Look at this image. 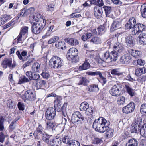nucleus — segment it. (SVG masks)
<instances>
[{"instance_id":"1","label":"nucleus","mask_w":146,"mask_h":146,"mask_svg":"<svg viewBox=\"0 0 146 146\" xmlns=\"http://www.w3.org/2000/svg\"><path fill=\"white\" fill-rule=\"evenodd\" d=\"M110 122L104 118L100 117L95 119L92 125L95 131L101 133H103L109 128Z\"/></svg>"},{"instance_id":"2","label":"nucleus","mask_w":146,"mask_h":146,"mask_svg":"<svg viewBox=\"0 0 146 146\" xmlns=\"http://www.w3.org/2000/svg\"><path fill=\"white\" fill-rule=\"evenodd\" d=\"M63 64L62 60L60 57L54 56L50 60L49 65L50 67L54 69H58Z\"/></svg>"},{"instance_id":"3","label":"nucleus","mask_w":146,"mask_h":146,"mask_svg":"<svg viewBox=\"0 0 146 146\" xmlns=\"http://www.w3.org/2000/svg\"><path fill=\"white\" fill-rule=\"evenodd\" d=\"M84 119V116L78 111L74 112L72 115L71 121L76 125L82 124Z\"/></svg>"},{"instance_id":"4","label":"nucleus","mask_w":146,"mask_h":146,"mask_svg":"<svg viewBox=\"0 0 146 146\" xmlns=\"http://www.w3.org/2000/svg\"><path fill=\"white\" fill-rule=\"evenodd\" d=\"M45 21L43 20V23L37 22H33L31 27V30L32 32L35 34H38L44 28L45 23Z\"/></svg>"},{"instance_id":"5","label":"nucleus","mask_w":146,"mask_h":146,"mask_svg":"<svg viewBox=\"0 0 146 146\" xmlns=\"http://www.w3.org/2000/svg\"><path fill=\"white\" fill-rule=\"evenodd\" d=\"M55 109L52 107L48 108L46 111L45 117L46 119L50 120L53 119L56 115Z\"/></svg>"},{"instance_id":"6","label":"nucleus","mask_w":146,"mask_h":146,"mask_svg":"<svg viewBox=\"0 0 146 146\" xmlns=\"http://www.w3.org/2000/svg\"><path fill=\"white\" fill-rule=\"evenodd\" d=\"M121 88V85H115L113 86L110 89V93L112 96L118 97L120 95Z\"/></svg>"},{"instance_id":"7","label":"nucleus","mask_w":146,"mask_h":146,"mask_svg":"<svg viewBox=\"0 0 146 146\" xmlns=\"http://www.w3.org/2000/svg\"><path fill=\"white\" fill-rule=\"evenodd\" d=\"M21 97L23 100L25 102L27 100L30 101L34 100L35 96L31 91L28 90L23 94L21 96Z\"/></svg>"},{"instance_id":"8","label":"nucleus","mask_w":146,"mask_h":146,"mask_svg":"<svg viewBox=\"0 0 146 146\" xmlns=\"http://www.w3.org/2000/svg\"><path fill=\"white\" fill-rule=\"evenodd\" d=\"M146 29V26L144 24L138 23L136 24L135 28L133 30L132 35H138L141 32L144 31Z\"/></svg>"},{"instance_id":"9","label":"nucleus","mask_w":146,"mask_h":146,"mask_svg":"<svg viewBox=\"0 0 146 146\" xmlns=\"http://www.w3.org/2000/svg\"><path fill=\"white\" fill-rule=\"evenodd\" d=\"M135 107V103L133 102H131L126 106L123 108L122 111L125 114L130 113L134 111Z\"/></svg>"},{"instance_id":"10","label":"nucleus","mask_w":146,"mask_h":146,"mask_svg":"<svg viewBox=\"0 0 146 146\" xmlns=\"http://www.w3.org/2000/svg\"><path fill=\"white\" fill-rule=\"evenodd\" d=\"M136 20L133 17L131 18L127 23L126 24L125 27L126 29L130 30L132 34L133 30H134L136 26Z\"/></svg>"},{"instance_id":"11","label":"nucleus","mask_w":146,"mask_h":146,"mask_svg":"<svg viewBox=\"0 0 146 146\" xmlns=\"http://www.w3.org/2000/svg\"><path fill=\"white\" fill-rule=\"evenodd\" d=\"M78 53V51L74 48H70L68 51L67 58L68 60H73L77 56Z\"/></svg>"},{"instance_id":"12","label":"nucleus","mask_w":146,"mask_h":146,"mask_svg":"<svg viewBox=\"0 0 146 146\" xmlns=\"http://www.w3.org/2000/svg\"><path fill=\"white\" fill-rule=\"evenodd\" d=\"M143 122L142 119H140L139 120H136L134 124H132L131 131L132 133H136L137 130L142 126Z\"/></svg>"},{"instance_id":"13","label":"nucleus","mask_w":146,"mask_h":146,"mask_svg":"<svg viewBox=\"0 0 146 146\" xmlns=\"http://www.w3.org/2000/svg\"><path fill=\"white\" fill-rule=\"evenodd\" d=\"M137 42L138 44L142 45L146 44V34H140L137 38Z\"/></svg>"},{"instance_id":"14","label":"nucleus","mask_w":146,"mask_h":146,"mask_svg":"<svg viewBox=\"0 0 146 146\" xmlns=\"http://www.w3.org/2000/svg\"><path fill=\"white\" fill-rule=\"evenodd\" d=\"M131 59V56L128 54H126L122 56L120 59V62L122 64H129Z\"/></svg>"},{"instance_id":"15","label":"nucleus","mask_w":146,"mask_h":146,"mask_svg":"<svg viewBox=\"0 0 146 146\" xmlns=\"http://www.w3.org/2000/svg\"><path fill=\"white\" fill-rule=\"evenodd\" d=\"M125 88L126 92L129 96L131 97L134 96L135 95V89H133L131 86L129 84H126L125 85Z\"/></svg>"},{"instance_id":"16","label":"nucleus","mask_w":146,"mask_h":146,"mask_svg":"<svg viewBox=\"0 0 146 146\" xmlns=\"http://www.w3.org/2000/svg\"><path fill=\"white\" fill-rule=\"evenodd\" d=\"M121 27V21L120 20L118 19H116L112 23L111 29L112 31H114L119 28Z\"/></svg>"},{"instance_id":"17","label":"nucleus","mask_w":146,"mask_h":146,"mask_svg":"<svg viewBox=\"0 0 146 146\" xmlns=\"http://www.w3.org/2000/svg\"><path fill=\"white\" fill-rule=\"evenodd\" d=\"M100 7H94V13L95 17L97 19L100 18L103 13V11Z\"/></svg>"},{"instance_id":"18","label":"nucleus","mask_w":146,"mask_h":146,"mask_svg":"<svg viewBox=\"0 0 146 146\" xmlns=\"http://www.w3.org/2000/svg\"><path fill=\"white\" fill-rule=\"evenodd\" d=\"M134 38L130 34L128 35L125 37V42L128 47L133 46L134 45Z\"/></svg>"},{"instance_id":"19","label":"nucleus","mask_w":146,"mask_h":146,"mask_svg":"<svg viewBox=\"0 0 146 146\" xmlns=\"http://www.w3.org/2000/svg\"><path fill=\"white\" fill-rule=\"evenodd\" d=\"M61 143L60 138L56 137L51 140L48 145L52 146H59Z\"/></svg>"},{"instance_id":"20","label":"nucleus","mask_w":146,"mask_h":146,"mask_svg":"<svg viewBox=\"0 0 146 146\" xmlns=\"http://www.w3.org/2000/svg\"><path fill=\"white\" fill-rule=\"evenodd\" d=\"M135 72L137 76H140L143 74L146 73V68L143 67L138 68L135 70Z\"/></svg>"},{"instance_id":"21","label":"nucleus","mask_w":146,"mask_h":146,"mask_svg":"<svg viewBox=\"0 0 146 146\" xmlns=\"http://www.w3.org/2000/svg\"><path fill=\"white\" fill-rule=\"evenodd\" d=\"M66 42L70 45L75 46L78 44V42L76 39L73 38H68L66 39Z\"/></svg>"},{"instance_id":"22","label":"nucleus","mask_w":146,"mask_h":146,"mask_svg":"<svg viewBox=\"0 0 146 146\" xmlns=\"http://www.w3.org/2000/svg\"><path fill=\"white\" fill-rule=\"evenodd\" d=\"M118 53L117 51L114 50L111 51L110 53L111 62L116 61L118 58Z\"/></svg>"},{"instance_id":"23","label":"nucleus","mask_w":146,"mask_h":146,"mask_svg":"<svg viewBox=\"0 0 146 146\" xmlns=\"http://www.w3.org/2000/svg\"><path fill=\"white\" fill-rule=\"evenodd\" d=\"M87 89L88 91L92 92H97L99 90L98 85L94 84L88 86Z\"/></svg>"},{"instance_id":"24","label":"nucleus","mask_w":146,"mask_h":146,"mask_svg":"<svg viewBox=\"0 0 146 146\" xmlns=\"http://www.w3.org/2000/svg\"><path fill=\"white\" fill-rule=\"evenodd\" d=\"M113 48L114 49V50L118 51L119 53L121 52L123 50V47L122 44L119 42L115 44Z\"/></svg>"},{"instance_id":"25","label":"nucleus","mask_w":146,"mask_h":146,"mask_svg":"<svg viewBox=\"0 0 146 146\" xmlns=\"http://www.w3.org/2000/svg\"><path fill=\"white\" fill-rule=\"evenodd\" d=\"M137 141L134 138L129 139L127 143H126V146H137Z\"/></svg>"},{"instance_id":"26","label":"nucleus","mask_w":146,"mask_h":146,"mask_svg":"<svg viewBox=\"0 0 146 146\" xmlns=\"http://www.w3.org/2000/svg\"><path fill=\"white\" fill-rule=\"evenodd\" d=\"M12 60L11 59H6L3 62L2 65L3 68H6L7 67H10L11 64L12 63Z\"/></svg>"},{"instance_id":"27","label":"nucleus","mask_w":146,"mask_h":146,"mask_svg":"<svg viewBox=\"0 0 146 146\" xmlns=\"http://www.w3.org/2000/svg\"><path fill=\"white\" fill-rule=\"evenodd\" d=\"M140 134L141 136L146 138V123L143 124L140 129Z\"/></svg>"},{"instance_id":"28","label":"nucleus","mask_w":146,"mask_h":146,"mask_svg":"<svg viewBox=\"0 0 146 146\" xmlns=\"http://www.w3.org/2000/svg\"><path fill=\"white\" fill-rule=\"evenodd\" d=\"M10 16L4 15L0 17V25H3L6 22L7 20L10 18Z\"/></svg>"},{"instance_id":"29","label":"nucleus","mask_w":146,"mask_h":146,"mask_svg":"<svg viewBox=\"0 0 146 146\" xmlns=\"http://www.w3.org/2000/svg\"><path fill=\"white\" fill-rule=\"evenodd\" d=\"M90 66V64L88 61L86 59V61L82 66H79V69L80 70H86L88 69Z\"/></svg>"},{"instance_id":"30","label":"nucleus","mask_w":146,"mask_h":146,"mask_svg":"<svg viewBox=\"0 0 146 146\" xmlns=\"http://www.w3.org/2000/svg\"><path fill=\"white\" fill-rule=\"evenodd\" d=\"M42 140L46 143L49 144L51 140V136L46 134L43 133L42 135Z\"/></svg>"},{"instance_id":"31","label":"nucleus","mask_w":146,"mask_h":146,"mask_svg":"<svg viewBox=\"0 0 146 146\" xmlns=\"http://www.w3.org/2000/svg\"><path fill=\"white\" fill-rule=\"evenodd\" d=\"M88 106L89 104L87 102H83L81 104L80 106V109L82 111H86L88 108Z\"/></svg>"},{"instance_id":"32","label":"nucleus","mask_w":146,"mask_h":146,"mask_svg":"<svg viewBox=\"0 0 146 146\" xmlns=\"http://www.w3.org/2000/svg\"><path fill=\"white\" fill-rule=\"evenodd\" d=\"M55 45L58 49H63L64 47H65L66 44L64 42L59 41L56 42Z\"/></svg>"},{"instance_id":"33","label":"nucleus","mask_w":146,"mask_h":146,"mask_svg":"<svg viewBox=\"0 0 146 146\" xmlns=\"http://www.w3.org/2000/svg\"><path fill=\"white\" fill-rule=\"evenodd\" d=\"M103 59L106 62L108 63L111 62L110 53L109 52L107 51L104 53L103 56Z\"/></svg>"},{"instance_id":"34","label":"nucleus","mask_w":146,"mask_h":146,"mask_svg":"<svg viewBox=\"0 0 146 146\" xmlns=\"http://www.w3.org/2000/svg\"><path fill=\"white\" fill-rule=\"evenodd\" d=\"M129 52L132 56L135 58H138L141 56L140 52L139 51L131 49L130 50Z\"/></svg>"},{"instance_id":"35","label":"nucleus","mask_w":146,"mask_h":146,"mask_svg":"<svg viewBox=\"0 0 146 146\" xmlns=\"http://www.w3.org/2000/svg\"><path fill=\"white\" fill-rule=\"evenodd\" d=\"M89 82L85 77H80L78 82L77 83L78 85H86V84L88 83Z\"/></svg>"},{"instance_id":"36","label":"nucleus","mask_w":146,"mask_h":146,"mask_svg":"<svg viewBox=\"0 0 146 146\" xmlns=\"http://www.w3.org/2000/svg\"><path fill=\"white\" fill-rule=\"evenodd\" d=\"M32 70L35 72H38L40 70V65L38 62L34 64L32 67Z\"/></svg>"},{"instance_id":"37","label":"nucleus","mask_w":146,"mask_h":146,"mask_svg":"<svg viewBox=\"0 0 146 146\" xmlns=\"http://www.w3.org/2000/svg\"><path fill=\"white\" fill-rule=\"evenodd\" d=\"M90 42L94 44H98L101 42V40L100 38L95 36L93 37L92 39L90 40Z\"/></svg>"},{"instance_id":"38","label":"nucleus","mask_w":146,"mask_h":146,"mask_svg":"<svg viewBox=\"0 0 146 146\" xmlns=\"http://www.w3.org/2000/svg\"><path fill=\"white\" fill-rule=\"evenodd\" d=\"M141 12L142 17L146 18V4H144L141 6Z\"/></svg>"},{"instance_id":"39","label":"nucleus","mask_w":146,"mask_h":146,"mask_svg":"<svg viewBox=\"0 0 146 146\" xmlns=\"http://www.w3.org/2000/svg\"><path fill=\"white\" fill-rule=\"evenodd\" d=\"M92 4L101 7L104 5V3L102 0H91Z\"/></svg>"},{"instance_id":"40","label":"nucleus","mask_w":146,"mask_h":146,"mask_svg":"<svg viewBox=\"0 0 146 146\" xmlns=\"http://www.w3.org/2000/svg\"><path fill=\"white\" fill-rule=\"evenodd\" d=\"M64 108L62 103L60 102H58L57 106L55 107L56 109L58 112L63 111L64 109Z\"/></svg>"},{"instance_id":"41","label":"nucleus","mask_w":146,"mask_h":146,"mask_svg":"<svg viewBox=\"0 0 146 146\" xmlns=\"http://www.w3.org/2000/svg\"><path fill=\"white\" fill-rule=\"evenodd\" d=\"M103 8L104 9L106 16L109 17V15L112 11L111 7L110 6H105Z\"/></svg>"},{"instance_id":"42","label":"nucleus","mask_w":146,"mask_h":146,"mask_svg":"<svg viewBox=\"0 0 146 146\" xmlns=\"http://www.w3.org/2000/svg\"><path fill=\"white\" fill-rule=\"evenodd\" d=\"M125 97L121 96L118 98L117 100V104L119 105H123L125 103Z\"/></svg>"},{"instance_id":"43","label":"nucleus","mask_w":146,"mask_h":146,"mask_svg":"<svg viewBox=\"0 0 146 146\" xmlns=\"http://www.w3.org/2000/svg\"><path fill=\"white\" fill-rule=\"evenodd\" d=\"M140 111L141 113L144 115L146 113V103L142 104L140 106Z\"/></svg>"},{"instance_id":"44","label":"nucleus","mask_w":146,"mask_h":146,"mask_svg":"<svg viewBox=\"0 0 146 146\" xmlns=\"http://www.w3.org/2000/svg\"><path fill=\"white\" fill-rule=\"evenodd\" d=\"M94 110V109L93 107L88 106V108L85 111V114L88 115H91L93 113Z\"/></svg>"},{"instance_id":"45","label":"nucleus","mask_w":146,"mask_h":146,"mask_svg":"<svg viewBox=\"0 0 146 146\" xmlns=\"http://www.w3.org/2000/svg\"><path fill=\"white\" fill-rule=\"evenodd\" d=\"M29 80L26 77L24 76H22L20 78L19 80L18 83L19 84H21L25 82H29Z\"/></svg>"},{"instance_id":"46","label":"nucleus","mask_w":146,"mask_h":146,"mask_svg":"<svg viewBox=\"0 0 146 146\" xmlns=\"http://www.w3.org/2000/svg\"><path fill=\"white\" fill-rule=\"evenodd\" d=\"M106 133V136L107 138H110L112 137L113 136V130L112 129H108Z\"/></svg>"},{"instance_id":"47","label":"nucleus","mask_w":146,"mask_h":146,"mask_svg":"<svg viewBox=\"0 0 146 146\" xmlns=\"http://www.w3.org/2000/svg\"><path fill=\"white\" fill-rule=\"evenodd\" d=\"M98 34H102L105 32V27L102 25H100L97 28Z\"/></svg>"},{"instance_id":"48","label":"nucleus","mask_w":146,"mask_h":146,"mask_svg":"<svg viewBox=\"0 0 146 146\" xmlns=\"http://www.w3.org/2000/svg\"><path fill=\"white\" fill-rule=\"evenodd\" d=\"M5 121V119L2 116H0V131H2L4 129V123Z\"/></svg>"},{"instance_id":"49","label":"nucleus","mask_w":146,"mask_h":146,"mask_svg":"<svg viewBox=\"0 0 146 146\" xmlns=\"http://www.w3.org/2000/svg\"><path fill=\"white\" fill-rule=\"evenodd\" d=\"M59 39V37L58 36H55L51 38L48 41V44H51L58 40Z\"/></svg>"},{"instance_id":"50","label":"nucleus","mask_w":146,"mask_h":146,"mask_svg":"<svg viewBox=\"0 0 146 146\" xmlns=\"http://www.w3.org/2000/svg\"><path fill=\"white\" fill-rule=\"evenodd\" d=\"M80 143L75 140H71L68 144V146H79Z\"/></svg>"},{"instance_id":"51","label":"nucleus","mask_w":146,"mask_h":146,"mask_svg":"<svg viewBox=\"0 0 146 146\" xmlns=\"http://www.w3.org/2000/svg\"><path fill=\"white\" fill-rule=\"evenodd\" d=\"M55 126V124L53 122H47L46 123V128L48 129H52Z\"/></svg>"},{"instance_id":"52","label":"nucleus","mask_w":146,"mask_h":146,"mask_svg":"<svg viewBox=\"0 0 146 146\" xmlns=\"http://www.w3.org/2000/svg\"><path fill=\"white\" fill-rule=\"evenodd\" d=\"M31 9H33V8H30L27 10H26V9H23L21 10L20 13V16L23 17H25L27 16V13L28 11Z\"/></svg>"},{"instance_id":"53","label":"nucleus","mask_w":146,"mask_h":146,"mask_svg":"<svg viewBox=\"0 0 146 146\" xmlns=\"http://www.w3.org/2000/svg\"><path fill=\"white\" fill-rule=\"evenodd\" d=\"M46 84V81L41 80L39 82L38 85L41 88H43L45 87Z\"/></svg>"},{"instance_id":"54","label":"nucleus","mask_w":146,"mask_h":146,"mask_svg":"<svg viewBox=\"0 0 146 146\" xmlns=\"http://www.w3.org/2000/svg\"><path fill=\"white\" fill-rule=\"evenodd\" d=\"M40 77V75L35 72H33L31 80H36L39 78Z\"/></svg>"},{"instance_id":"55","label":"nucleus","mask_w":146,"mask_h":146,"mask_svg":"<svg viewBox=\"0 0 146 146\" xmlns=\"http://www.w3.org/2000/svg\"><path fill=\"white\" fill-rule=\"evenodd\" d=\"M71 140H70L69 137L68 136H65L63 138L62 141L65 143L68 144Z\"/></svg>"},{"instance_id":"56","label":"nucleus","mask_w":146,"mask_h":146,"mask_svg":"<svg viewBox=\"0 0 146 146\" xmlns=\"http://www.w3.org/2000/svg\"><path fill=\"white\" fill-rule=\"evenodd\" d=\"M99 77L100 79V80H99V81L101 82H102L104 84H105L106 82V78L103 76L101 73H100L99 75Z\"/></svg>"},{"instance_id":"57","label":"nucleus","mask_w":146,"mask_h":146,"mask_svg":"<svg viewBox=\"0 0 146 146\" xmlns=\"http://www.w3.org/2000/svg\"><path fill=\"white\" fill-rule=\"evenodd\" d=\"M28 27L27 26L23 27L20 31V32L23 34L25 35V34L28 32Z\"/></svg>"},{"instance_id":"58","label":"nucleus","mask_w":146,"mask_h":146,"mask_svg":"<svg viewBox=\"0 0 146 146\" xmlns=\"http://www.w3.org/2000/svg\"><path fill=\"white\" fill-rule=\"evenodd\" d=\"M16 54L20 60H22L23 61H24L26 60L27 58L25 57L23 58L21 56V54H20V53L19 51L18 50L16 52Z\"/></svg>"},{"instance_id":"59","label":"nucleus","mask_w":146,"mask_h":146,"mask_svg":"<svg viewBox=\"0 0 146 146\" xmlns=\"http://www.w3.org/2000/svg\"><path fill=\"white\" fill-rule=\"evenodd\" d=\"M17 106L19 110L22 111L24 110V105L23 103L20 102H18L17 104Z\"/></svg>"},{"instance_id":"60","label":"nucleus","mask_w":146,"mask_h":146,"mask_svg":"<svg viewBox=\"0 0 146 146\" xmlns=\"http://www.w3.org/2000/svg\"><path fill=\"white\" fill-rule=\"evenodd\" d=\"M36 131L37 133L40 134H42L43 133V128L42 126L39 124L38 127L36 129Z\"/></svg>"},{"instance_id":"61","label":"nucleus","mask_w":146,"mask_h":146,"mask_svg":"<svg viewBox=\"0 0 146 146\" xmlns=\"http://www.w3.org/2000/svg\"><path fill=\"white\" fill-rule=\"evenodd\" d=\"M137 63L138 65L144 66L145 64V62L144 60L140 59L137 60Z\"/></svg>"},{"instance_id":"62","label":"nucleus","mask_w":146,"mask_h":146,"mask_svg":"<svg viewBox=\"0 0 146 146\" xmlns=\"http://www.w3.org/2000/svg\"><path fill=\"white\" fill-rule=\"evenodd\" d=\"M15 23V19L14 18L6 24V26L7 27H9L14 25Z\"/></svg>"},{"instance_id":"63","label":"nucleus","mask_w":146,"mask_h":146,"mask_svg":"<svg viewBox=\"0 0 146 146\" xmlns=\"http://www.w3.org/2000/svg\"><path fill=\"white\" fill-rule=\"evenodd\" d=\"M26 74L27 77L29 78V81L31 80L33 72L31 71H27L26 73Z\"/></svg>"},{"instance_id":"64","label":"nucleus","mask_w":146,"mask_h":146,"mask_svg":"<svg viewBox=\"0 0 146 146\" xmlns=\"http://www.w3.org/2000/svg\"><path fill=\"white\" fill-rule=\"evenodd\" d=\"M5 136L3 132H1L0 133V142L3 143L5 139Z\"/></svg>"}]
</instances>
